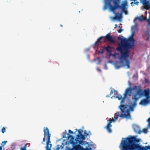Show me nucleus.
I'll use <instances>...</instances> for the list:
<instances>
[{"mask_svg": "<svg viewBox=\"0 0 150 150\" xmlns=\"http://www.w3.org/2000/svg\"><path fill=\"white\" fill-rule=\"evenodd\" d=\"M149 149V146H142L140 145L137 147V149L136 150H147Z\"/></svg>", "mask_w": 150, "mask_h": 150, "instance_id": "9d476101", "label": "nucleus"}, {"mask_svg": "<svg viewBox=\"0 0 150 150\" xmlns=\"http://www.w3.org/2000/svg\"><path fill=\"white\" fill-rule=\"evenodd\" d=\"M104 1V8L109 7L110 10L113 12H115L116 9H120L122 12L125 15L128 14V5L127 1Z\"/></svg>", "mask_w": 150, "mask_h": 150, "instance_id": "20e7f679", "label": "nucleus"}, {"mask_svg": "<svg viewBox=\"0 0 150 150\" xmlns=\"http://www.w3.org/2000/svg\"><path fill=\"white\" fill-rule=\"evenodd\" d=\"M140 1V3L143 4V6L142 7L144 9L146 10H148L150 9V2H149V1ZM149 14V18L147 21L148 25H150V12Z\"/></svg>", "mask_w": 150, "mask_h": 150, "instance_id": "0eeeda50", "label": "nucleus"}, {"mask_svg": "<svg viewBox=\"0 0 150 150\" xmlns=\"http://www.w3.org/2000/svg\"><path fill=\"white\" fill-rule=\"evenodd\" d=\"M115 26H117V24H115Z\"/></svg>", "mask_w": 150, "mask_h": 150, "instance_id": "a19ab883", "label": "nucleus"}, {"mask_svg": "<svg viewBox=\"0 0 150 150\" xmlns=\"http://www.w3.org/2000/svg\"><path fill=\"white\" fill-rule=\"evenodd\" d=\"M138 19L139 21H142V20H146V18L144 17L143 15H142L138 18Z\"/></svg>", "mask_w": 150, "mask_h": 150, "instance_id": "4468645a", "label": "nucleus"}, {"mask_svg": "<svg viewBox=\"0 0 150 150\" xmlns=\"http://www.w3.org/2000/svg\"><path fill=\"white\" fill-rule=\"evenodd\" d=\"M6 129L4 127H3L1 129V132L3 133H4L6 132Z\"/></svg>", "mask_w": 150, "mask_h": 150, "instance_id": "4be33fe9", "label": "nucleus"}, {"mask_svg": "<svg viewBox=\"0 0 150 150\" xmlns=\"http://www.w3.org/2000/svg\"><path fill=\"white\" fill-rule=\"evenodd\" d=\"M2 146H0V150H2Z\"/></svg>", "mask_w": 150, "mask_h": 150, "instance_id": "72a5a7b5", "label": "nucleus"}, {"mask_svg": "<svg viewBox=\"0 0 150 150\" xmlns=\"http://www.w3.org/2000/svg\"><path fill=\"white\" fill-rule=\"evenodd\" d=\"M134 1V4H135L136 5H138L139 3V2L137 1Z\"/></svg>", "mask_w": 150, "mask_h": 150, "instance_id": "a878e982", "label": "nucleus"}, {"mask_svg": "<svg viewBox=\"0 0 150 150\" xmlns=\"http://www.w3.org/2000/svg\"><path fill=\"white\" fill-rule=\"evenodd\" d=\"M133 128L134 131L137 133L141 134L142 132V131L140 130L139 127L137 125H134L133 126Z\"/></svg>", "mask_w": 150, "mask_h": 150, "instance_id": "1a4fd4ad", "label": "nucleus"}, {"mask_svg": "<svg viewBox=\"0 0 150 150\" xmlns=\"http://www.w3.org/2000/svg\"><path fill=\"white\" fill-rule=\"evenodd\" d=\"M85 139V137H84V136L82 134L81 135V136H80L79 137V138H76V139L77 140V141H79V139H83V140H84V139Z\"/></svg>", "mask_w": 150, "mask_h": 150, "instance_id": "2eb2a0df", "label": "nucleus"}, {"mask_svg": "<svg viewBox=\"0 0 150 150\" xmlns=\"http://www.w3.org/2000/svg\"><path fill=\"white\" fill-rule=\"evenodd\" d=\"M134 32L132 33L130 38L127 39L126 38L122 39L121 38L118 37V38L121 40V45H119L116 50L120 52L121 56L119 59L120 62L122 64L124 67H126L127 69L130 68V61L127 59L129 56V51L128 49L131 48L133 45V42L134 40L133 38L134 35Z\"/></svg>", "mask_w": 150, "mask_h": 150, "instance_id": "f257e3e1", "label": "nucleus"}, {"mask_svg": "<svg viewBox=\"0 0 150 150\" xmlns=\"http://www.w3.org/2000/svg\"><path fill=\"white\" fill-rule=\"evenodd\" d=\"M110 96L109 95H107L106 96V97H110Z\"/></svg>", "mask_w": 150, "mask_h": 150, "instance_id": "f704fd0d", "label": "nucleus"}, {"mask_svg": "<svg viewBox=\"0 0 150 150\" xmlns=\"http://www.w3.org/2000/svg\"><path fill=\"white\" fill-rule=\"evenodd\" d=\"M149 149L150 150V146H149Z\"/></svg>", "mask_w": 150, "mask_h": 150, "instance_id": "ea45409f", "label": "nucleus"}, {"mask_svg": "<svg viewBox=\"0 0 150 150\" xmlns=\"http://www.w3.org/2000/svg\"><path fill=\"white\" fill-rule=\"evenodd\" d=\"M71 143L73 144V145H74L75 144H76V142H74L73 141H71Z\"/></svg>", "mask_w": 150, "mask_h": 150, "instance_id": "c85d7f7f", "label": "nucleus"}, {"mask_svg": "<svg viewBox=\"0 0 150 150\" xmlns=\"http://www.w3.org/2000/svg\"><path fill=\"white\" fill-rule=\"evenodd\" d=\"M116 98H118L119 100H121L123 98V97H122V96L120 95H118V96H117L116 97Z\"/></svg>", "mask_w": 150, "mask_h": 150, "instance_id": "a211bd4d", "label": "nucleus"}, {"mask_svg": "<svg viewBox=\"0 0 150 150\" xmlns=\"http://www.w3.org/2000/svg\"><path fill=\"white\" fill-rule=\"evenodd\" d=\"M147 130L146 128H144L142 130V132H144L145 133H146L147 132Z\"/></svg>", "mask_w": 150, "mask_h": 150, "instance_id": "393cba45", "label": "nucleus"}, {"mask_svg": "<svg viewBox=\"0 0 150 150\" xmlns=\"http://www.w3.org/2000/svg\"><path fill=\"white\" fill-rule=\"evenodd\" d=\"M115 18L119 20H121L122 17V13H116L115 12Z\"/></svg>", "mask_w": 150, "mask_h": 150, "instance_id": "9b49d317", "label": "nucleus"}, {"mask_svg": "<svg viewBox=\"0 0 150 150\" xmlns=\"http://www.w3.org/2000/svg\"><path fill=\"white\" fill-rule=\"evenodd\" d=\"M104 50H100L98 52V53L99 54H103V53Z\"/></svg>", "mask_w": 150, "mask_h": 150, "instance_id": "5701e85b", "label": "nucleus"}, {"mask_svg": "<svg viewBox=\"0 0 150 150\" xmlns=\"http://www.w3.org/2000/svg\"><path fill=\"white\" fill-rule=\"evenodd\" d=\"M111 47L109 46H108L107 47H105V49L106 50H109V49H111Z\"/></svg>", "mask_w": 150, "mask_h": 150, "instance_id": "b1692460", "label": "nucleus"}, {"mask_svg": "<svg viewBox=\"0 0 150 150\" xmlns=\"http://www.w3.org/2000/svg\"><path fill=\"white\" fill-rule=\"evenodd\" d=\"M148 125L150 127V123H149Z\"/></svg>", "mask_w": 150, "mask_h": 150, "instance_id": "e433bc0d", "label": "nucleus"}, {"mask_svg": "<svg viewBox=\"0 0 150 150\" xmlns=\"http://www.w3.org/2000/svg\"><path fill=\"white\" fill-rule=\"evenodd\" d=\"M135 93L132 98L133 103L132 105L133 107H135L137 105V101L139 98L143 96L146 97L145 98L142 100L139 104L141 105H146L150 103V90L149 88L145 89L143 91L140 86H135L134 87Z\"/></svg>", "mask_w": 150, "mask_h": 150, "instance_id": "7ed1b4c3", "label": "nucleus"}, {"mask_svg": "<svg viewBox=\"0 0 150 150\" xmlns=\"http://www.w3.org/2000/svg\"><path fill=\"white\" fill-rule=\"evenodd\" d=\"M106 50L107 51V52L108 53H111V51L110 50Z\"/></svg>", "mask_w": 150, "mask_h": 150, "instance_id": "2f4dec72", "label": "nucleus"}, {"mask_svg": "<svg viewBox=\"0 0 150 150\" xmlns=\"http://www.w3.org/2000/svg\"><path fill=\"white\" fill-rule=\"evenodd\" d=\"M114 91L115 95H117V91L115 90V89H112L110 92L109 95L111 96L113 93V91Z\"/></svg>", "mask_w": 150, "mask_h": 150, "instance_id": "f3484780", "label": "nucleus"}, {"mask_svg": "<svg viewBox=\"0 0 150 150\" xmlns=\"http://www.w3.org/2000/svg\"><path fill=\"white\" fill-rule=\"evenodd\" d=\"M82 148V147L79 145H75L74 146V148L75 150H79Z\"/></svg>", "mask_w": 150, "mask_h": 150, "instance_id": "ddd939ff", "label": "nucleus"}, {"mask_svg": "<svg viewBox=\"0 0 150 150\" xmlns=\"http://www.w3.org/2000/svg\"><path fill=\"white\" fill-rule=\"evenodd\" d=\"M130 109L131 110H133V108L131 107H130Z\"/></svg>", "mask_w": 150, "mask_h": 150, "instance_id": "473e14b6", "label": "nucleus"}, {"mask_svg": "<svg viewBox=\"0 0 150 150\" xmlns=\"http://www.w3.org/2000/svg\"><path fill=\"white\" fill-rule=\"evenodd\" d=\"M131 6H134V2H132V3H131Z\"/></svg>", "mask_w": 150, "mask_h": 150, "instance_id": "7c9ffc66", "label": "nucleus"}, {"mask_svg": "<svg viewBox=\"0 0 150 150\" xmlns=\"http://www.w3.org/2000/svg\"><path fill=\"white\" fill-rule=\"evenodd\" d=\"M44 137H43V142H45V137L46 136H47V141L46 143V150H51V148L52 146V144H50V146H49V144L51 142V141H50V137H51V134H50L49 130L48 128L47 127H45L44 128Z\"/></svg>", "mask_w": 150, "mask_h": 150, "instance_id": "423d86ee", "label": "nucleus"}, {"mask_svg": "<svg viewBox=\"0 0 150 150\" xmlns=\"http://www.w3.org/2000/svg\"><path fill=\"white\" fill-rule=\"evenodd\" d=\"M69 132L70 134H73L74 133L73 131H71V130L69 129L68 131Z\"/></svg>", "mask_w": 150, "mask_h": 150, "instance_id": "cd10ccee", "label": "nucleus"}, {"mask_svg": "<svg viewBox=\"0 0 150 150\" xmlns=\"http://www.w3.org/2000/svg\"><path fill=\"white\" fill-rule=\"evenodd\" d=\"M70 136H71V137H72V135H70Z\"/></svg>", "mask_w": 150, "mask_h": 150, "instance_id": "37998d69", "label": "nucleus"}, {"mask_svg": "<svg viewBox=\"0 0 150 150\" xmlns=\"http://www.w3.org/2000/svg\"><path fill=\"white\" fill-rule=\"evenodd\" d=\"M117 68H119L120 67V66H117Z\"/></svg>", "mask_w": 150, "mask_h": 150, "instance_id": "c9c22d12", "label": "nucleus"}, {"mask_svg": "<svg viewBox=\"0 0 150 150\" xmlns=\"http://www.w3.org/2000/svg\"><path fill=\"white\" fill-rule=\"evenodd\" d=\"M60 26L61 27H63V25H61H61H60Z\"/></svg>", "mask_w": 150, "mask_h": 150, "instance_id": "58836bf2", "label": "nucleus"}, {"mask_svg": "<svg viewBox=\"0 0 150 150\" xmlns=\"http://www.w3.org/2000/svg\"><path fill=\"white\" fill-rule=\"evenodd\" d=\"M76 142H80V141H77V140H76ZM79 143H80V142H79Z\"/></svg>", "mask_w": 150, "mask_h": 150, "instance_id": "4c0bfd02", "label": "nucleus"}, {"mask_svg": "<svg viewBox=\"0 0 150 150\" xmlns=\"http://www.w3.org/2000/svg\"><path fill=\"white\" fill-rule=\"evenodd\" d=\"M139 142V139L134 136L126 138L121 141V150H136L137 146L140 145L137 143Z\"/></svg>", "mask_w": 150, "mask_h": 150, "instance_id": "39448f33", "label": "nucleus"}, {"mask_svg": "<svg viewBox=\"0 0 150 150\" xmlns=\"http://www.w3.org/2000/svg\"><path fill=\"white\" fill-rule=\"evenodd\" d=\"M26 144L24 147H21V150H26Z\"/></svg>", "mask_w": 150, "mask_h": 150, "instance_id": "412c9836", "label": "nucleus"}, {"mask_svg": "<svg viewBox=\"0 0 150 150\" xmlns=\"http://www.w3.org/2000/svg\"><path fill=\"white\" fill-rule=\"evenodd\" d=\"M102 37H100V38H99L97 40V41L96 42L94 43V45H96L98 42H99L100 41V40H101L102 39Z\"/></svg>", "mask_w": 150, "mask_h": 150, "instance_id": "6ab92c4d", "label": "nucleus"}, {"mask_svg": "<svg viewBox=\"0 0 150 150\" xmlns=\"http://www.w3.org/2000/svg\"><path fill=\"white\" fill-rule=\"evenodd\" d=\"M136 19H137V18H135V19H134V20H136Z\"/></svg>", "mask_w": 150, "mask_h": 150, "instance_id": "79ce46f5", "label": "nucleus"}, {"mask_svg": "<svg viewBox=\"0 0 150 150\" xmlns=\"http://www.w3.org/2000/svg\"><path fill=\"white\" fill-rule=\"evenodd\" d=\"M144 33L145 35H149V36L146 38V40L147 41L150 40V34L149 31L146 30L145 32Z\"/></svg>", "mask_w": 150, "mask_h": 150, "instance_id": "f8f14e48", "label": "nucleus"}, {"mask_svg": "<svg viewBox=\"0 0 150 150\" xmlns=\"http://www.w3.org/2000/svg\"><path fill=\"white\" fill-rule=\"evenodd\" d=\"M105 41H108L111 43L115 42V40L113 39L112 37L110 35V34L108 33L104 38Z\"/></svg>", "mask_w": 150, "mask_h": 150, "instance_id": "6e6552de", "label": "nucleus"}, {"mask_svg": "<svg viewBox=\"0 0 150 150\" xmlns=\"http://www.w3.org/2000/svg\"><path fill=\"white\" fill-rule=\"evenodd\" d=\"M123 31V30L122 29H120L118 30V33H121Z\"/></svg>", "mask_w": 150, "mask_h": 150, "instance_id": "bb28decb", "label": "nucleus"}, {"mask_svg": "<svg viewBox=\"0 0 150 150\" xmlns=\"http://www.w3.org/2000/svg\"><path fill=\"white\" fill-rule=\"evenodd\" d=\"M83 131L82 130L80 129L78 130V134L77 135V138H79L81 135L82 134V132Z\"/></svg>", "mask_w": 150, "mask_h": 150, "instance_id": "dca6fc26", "label": "nucleus"}, {"mask_svg": "<svg viewBox=\"0 0 150 150\" xmlns=\"http://www.w3.org/2000/svg\"><path fill=\"white\" fill-rule=\"evenodd\" d=\"M133 88H132L130 87H129L126 89L125 93H124V97L120 102L121 104L119 106V107L121 110V111L122 113L120 114V112H117L114 114V119L112 118V120L110 118L109 120V122L108 123L106 128L108 131L109 133L112 132V130L110 128L112 127L111 123L112 121L115 122V120H117L118 117L127 119H129L131 118V115L130 113L129 110L128 109V105H123L122 104L124 103L125 101V98L127 95L130 96L132 94V91L133 89Z\"/></svg>", "mask_w": 150, "mask_h": 150, "instance_id": "f03ea898", "label": "nucleus"}, {"mask_svg": "<svg viewBox=\"0 0 150 150\" xmlns=\"http://www.w3.org/2000/svg\"><path fill=\"white\" fill-rule=\"evenodd\" d=\"M7 142V141H4L2 142L1 144V145L2 146V147H4V145L6 144V143Z\"/></svg>", "mask_w": 150, "mask_h": 150, "instance_id": "aec40b11", "label": "nucleus"}, {"mask_svg": "<svg viewBox=\"0 0 150 150\" xmlns=\"http://www.w3.org/2000/svg\"><path fill=\"white\" fill-rule=\"evenodd\" d=\"M84 134L86 136H87L88 135V134L86 132V131H85Z\"/></svg>", "mask_w": 150, "mask_h": 150, "instance_id": "c756f323", "label": "nucleus"}]
</instances>
